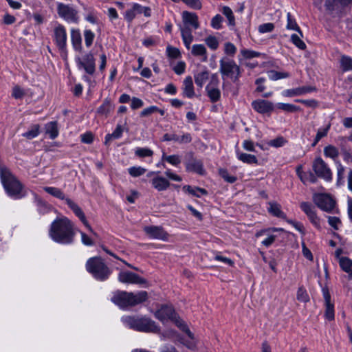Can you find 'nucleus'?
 <instances>
[{
  "label": "nucleus",
  "instance_id": "nucleus-1",
  "mask_svg": "<svg viewBox=\"0 0 352 352\" xmlns=\"http://www.w3.org/2000/svg\"><path fill=\"white\" fill-rule=\"evenodd\" d=\"M77 228L67 217H57L51 223L49 236L52 241L62 245H70L74 241Z\"/></svg>",
  "mask_w": 352,
  "mask_h": 352
},
{
  "label": "nucleus",
  "instance_id": "nucleus-2",
  "mask_svg": "<svg viewBox=\"0 0 352 352\" xmlns=\"http://www.w3.org/2000/svg\"><path fill=\"white\" fill-rule=\"evenodd\" d=\"M155 316L163 323L170 320L175 322L176 326L182 331L186 333L190 340L185 341L183 338H179L178 340L190 350H195L197 341L194 334L190 331L187 324L177 317L173 307L169 305H163L155 313Z\"/></svg>",
  "mask_w": 352,
  "mask_h": 352
},
{
  "label": "nucleus",
  "instance_id": "nucleus-3",
  "mask_svg": "<svg viewBox=\"0 0 352 352\" xmlns=\"http://www.w3.org/2000/svg\"><path fill=\"white\" fill-rule=\"evenodd\" d=\"M147 298L148 293L146 291L136 293L118 291L113 294L111 301L120 308L126 309L145 302Z\"/></svg>",
  "mask_w": 352,
  "mask_h": 352
},
{
  "label": "nucleus",
  "instance_id": "nucleus-4",
  "mask_svg": "<svg viewBox=\"0 0 352 352\" xmlns=\"http://www.w3.org/2000/svg\"><path fill=\"white\" fill-rule=\"evenodd\" d=\"M123 324L133 330L146 332L157 333L160 327L155 322L146 316H126L121 318Z\"/></svg>",
  "mask_w": 352,
  "mask_h": 352
},
{
  "label": "nucleus",
  "instance_id": "nucleus-5",
  "mask_svg": "<svg viewBox=\"0 0 352 352\" xmlns=\"http://www.w3.org/2000/svg\"><path fill=\"white\" fill-rule=\"evenodd\" d=\"M182 16L184 26H179L181 36L185 47L188 50H190V44L194 40V36L189 25L194 30L198 29L199 28V19L197 14L188 11H184L182 14Z\"/></svg>",
  "mask_w": 352,
  "mask_h": 352
},
{
  "label": "nucleus",
  "instance_id": "nucleus-6",
  "mask_svg": "<svg viewBox=\"0 0 352 352\" xmlns=\"http://www.w3.org/2000/svg\"><path fill=\"white\" fill-rule=\"evenodd\" d=\"M43 190L46 192L56 198H58L61 200H65L67 206L69 207V208L74 212L76 216L80 219V220L86 226V228L91 233L96 234V233L94 232L93 229L89 224L88 221H87L85 215L83 211L81 210V208L71 199L67 197L65 193L60 189L56 187L45 186L43 188Z\"/></svg>",
  "mask_w": 352,
  "mask_h": 352
},
{
  "label": "nucleus",
  "instance_id": "nucleus-7",
  "mask_svg": "<svg viewBox=\"0 0 352 352\" xmlns=\"http://www.w3.org/2000/svg\"><path fill=\"white\" fill-rule=\"evenodd\" d=\"M0 177L1 183L10 197L14 199H20L23 197L21 195L22 184L8 169L1 167Z\"/></svg>",
  "mask_w": 352,
  "mask_h": 352
},
{
  "label": "nucleus",
  "instance_id": "nucleus-8",
  "mask_svg": "<svg viewBox=\"0 0 352 352\" xmlns=\"http://www.w3.org/2000/svg\"><path fill=\"white\" fill-rule=\"evenodd\" d=\"M86 270L97 280L104 281L109 278L111 270L98 256L89 258L85 265Z\"/></svg>",
  "mask_w": 352,
  "mask_h": 352
},
{
  "label": "nucleus",
  "instance_id": "nucleus-9",
  "mask_svg": "<svg viewBox=\"0 0 352 352\" xmlns=\"http://www.w3.org/2000/svg\"><path fill=\"white\" fill-rule=\"evenodd\" d=\"M219 72L223 80L230 78L233 82L239 81L241 75L239 65L234 60L225 58L219 60Z\"/></svg>",
  "mask_w": 352,
  "mask_h": 352
},
{
  "label": "nucleus",
  "instance_id": "nucleus-10",
  "mask_svg": "<svg viewBox=\"0 0 352 352\" xmlns=\"http://www.w3.org/2000/svg\"><path fill=\"white\" fill-rule=\"evenodd\" d=\"M56 10L59 17L66 22L69 23H78L80 21L78 11L74 5L57 2Z\"/></svg>",
  "mask_w": 352,
  "mask_h": 352
},
{
  "label": "nucleus",
  "instance_id": "nucleus-11",
  "mask_svg": "<svg viewBox=\"0 0 352 352\" xmlns=\"http://www.w3.org/2000/svg\"><path fill=\"white\" fill-rule=\"evenodd\" d=\"M312 168L316 175L318 177H320L328 182L332 181V171L327 164L321 157H317L314 160L312 164Z\"/></svg>",
  "mask_w": 352,
  "mask_h": 352
},
{
  "label": "nucleus",
  "instance_id": "nucleus-12",
  "mask_svg": "<svg viewBox=\"0 0 352 352\" xmlns=\"http://www.w3.org/2000/svg\"><path fill=\"white\" fill-rule=\"evenodd\" d=\"M313 201L319 208L326 212H331L336 206L335 200L329 194H314Z\"/></svg>",
  "mask_w": 352,
  "mask_h": 352
},
{
  "label": "nucleus",
  "instance_id": "nucleus-13",
  "mask_svg": "<svg viewBox=\"0 0 352 352\" xmlns=\"http://www.w3.org/2000/svg\"><path fill=\"white\" fill-rule=\"evenodd\" d=\"M283 228H265L257 231L255 234V236L256 238L265 236L261 241V244L266 248H269L274 243L276 239L278 237L277 232H283Z\"/></svg>",
  "mask_w": 352,
  "mask_h": 352
},
{
  "label": "nucleus",
  "instance_id": "nucleus-14",
  "mask_svg": "<svg viewBox=\"0 0 352 352\" xmlns=\"http://www.w3.org/2000/svg\"><path fill=\"white\" fill-rule=\"evenodd\" d=\"M219 80L217 74L211 76L209 83L206 87L207 96L210 102H216L220 100L221 91L219 89Z\"/></svg>",
  "mask_w": 352,
  "mask_h": 352
},
{
  "label": "nucleus",
  "instance_id": "nucleus-15",
  "mask_svg": "<svg viewBox=\"0 0 352 352\" xmlns=\"http://www.w3.org/2000/svg\"><path fill=\"white\" fill-rule=\"evenodd\" d=\"M54 39L58 48L65 52L67 47V31L65 26L62 24H57L54 30Z\"/></svg>",
  "mask_w": 352,
  "mask_h": 352
},
{
  "label": "nucleus",
  "instance_id": "nucleus-16",
  "mask_svg": "<svg viewBox=\"0 0 352 352\" xmlns=\"http://www.w3.org/2000/svg\"><path fill=\"white\" fill-rule=\"evenodd\" d=\"M76 63L79 68H82L89 75H93L96 71L95 58L92 53L84 55L81 58H78Z\"/></svg>",
  "mask_w": 352,
  "mask_h": 352
},
{
  "label": "nucleus",
  "instance_id": "nucleus-17",
  "mask_svg": "<svg viewBox=\"0 0 352 352\" xmlns=\"http://www.w3.org/2000/svg\"><path fill=\"white\" fill-rule=\"evenodd\" d=\"M144 232L151 239L168 241L169 234L162 226H149L144 228Z\"/></svg>",
  "mask_w": 352,
  "mask_h": 352
},
{
  "label": "nucleus",
  "instance_id": "nucleus-18",
  "mask_svg": "<svg viewBox=\"0 0 352 352\" xmlns=\"http://www.w3.org/2000/svg\"><path fill=\"white\" fill-rule=\"evenodd\" d=\"M118 280L124 284L142 285L146 283V280L135 273L129 271H120L118 275Z\"/></svg>",
  "mask_w": 352,
  "mask_h": 352
},
{
  "label": "nucleus",
  "instance_id": "nucleus-19",
  "mask_svg": "<svg viewBox=\"0 0 352 352\" xmlns=\"http://www.w3.org/2000/svg\"><path fill=\"white\" fill-rule=\"evenodd\" d=\"M252 108L261 114L270 113L274 109L273 102L269 100L258 99L252 102Z\"/></svg>",
  "mask_w": 352,
  "mask_h": 352
},
{
  "label": "nucleus",
  "instance_id": "nucleus-20",
  "mask_svg": "<svg viewBox=\"0 0 352 352\" xmlns=\"http://www.w3.org/2000/svg\"><path fill=\"white\" fill-rule=\"evenodd\" d=\"M323 296L325 302L324 316L329 320L334 319V306L331 302V296L327 290L323 289Z\"/></svg>",
  "mask_w": 352,
  "mask_h": 352
},
{
  "label": "nucleus",
  "instance_id": "nucleus-21",
  "mask_svg": "<svg viewBox=\"0 0 352 352\" xmlns=\"http://www.w3.org/2000/svg\"><path fill=\"white\" fill-rule=\"evenodd\" d=\"M152 186L158 191H164L168 188L170 182L163 177L155 176L151 180Z\"/></svg>",
  "mask_w": 352,
  "mask_h": 352
},
{
  "label": "nucleus",
  "instance_id": "nucleus-22",
  "mask_svg": "<svg viewBox=\"0 0 352 352\" xmlns=\"http://www.w3.org/2000/svg\"><path fill=\"white\" fill-rule=\"evenodd\" d=\"M296 173L300 181L306 184L308 182L314 184L317 182L316 175L311 171L305 172L302 170V167L299 166L296 168Z\"/></svg>",
  "mask_w": 352,
  "mask_h": 352
},
{
  "label": "nucleus",
  "instance_id": "nucleus-23",
  "mask_svg": "<svg viewBox=\"0 0 352 352\" xmlns=\"http://www.w3.org/2000/svg\"><path fill=\"white\" fill-rule=\"evenodd\" d=\"M350 5L347 1L344 0H326L324 6L327 10L333 12Z\"/></svg>",
  "mask_w": 352,
  "mask_h": 352
},
{
  "label": "nucleus",
  "instance_id": "nucleus-24",
  "mask_svg": "<svg viewBox=\"0 0 352 352\" xmlns=\"http://www.w3.org/2000/svg\"><path fill=\"white\" fill-rule=\"evenodd\" d=\"M195 94L192 79L190 76H187L183 82V96L188 98H192Z\"/></svg>",
  "mask_w": 352,
  "mask_h": 352
},
{
  "label": "nucleus",
  "instance_id": "nucleus-25",
  "mask_svg": "<svg viewBox=\"0 0 352 352\" xmlns=\"http://www.w3.org/2000/svg\"><path fill=\"white\" fill-rule=\"evenodd\" d=\"M71 41L72 46L76 51L82 50V36L79 29H71Z\"/></svg>",
  "mask_w": 352,
  "mask_h": 352
},
{
  "label": "nucleus",
  "instance_id": "nucleus-26",
  "mask_svg": "<svg viewBox=\"0 0 352 352\" xmlns=\"http://www.w3.org/2000/svg\"><path fill=\"white\" fill-rule=\"evenodd\" d=\"M186 167L188 171L195 172L201 175L205 173L203 163L200 160H192L186 164Z\"/></svg>",
  "mask_w": 352,
  "mask_h": 352
},
{
  "label": "nucleus",
  "instance_id": "nucleus-27",
  "mask_svg": "<svg viewBox=\"0 0 352 352\" xmlns=\"http://www.w3.org/2000/svg\"><path fill=\"white\" fill-rule=\"evenodd\" d=\"M34 203L36 204L37 211L42 214L49 212L51 210V206L45 201L41 199L36 194L34 195Z\"/></svg>",
  "mask_w": 352,
  "mask_h": 352
},
{
  "label": "nucleus",
  "instance_id": "nucleus-28",
  "mask_svg": "<svg viewBox=\"0 0 352 352\" xmlns=\"http://www.w3.org/2000/svg\"><path fill=\"white\" fill-rule=\"evenodd\" d=\"M191 54L195 56L201 57L203 61L207 60V50L202 44H195L190 47Z\"/></svg>",
  "mask_w": 352,
  "mask_h": 352
},
{
  "label": "nucleus",
  "instance_id": "nucleus-29",
  "mask_svg": "<svg viewBox=\"0 0 352 352\" xmlns=\"http://www.w3.org/2000/svg\"><path fill=\"white\" fill-rule=\"evenodd\" d=\"M268 212L274 217L286 219V214L282 211L281 206L276 202H270Z\"/></svg>",
  "mask_w": 352,
  "mask_h": 352
},
{
  "label": "nucleus",
  "instance_id": "nucleus-30",
  "mask_svg": "<svg viewBox=\"0 0 352 352\" xmlns=\"http://www.w3.org/2000/svg\"><path fill=\"white\" fill-rule=\"evenodd\" d=\"M236 155L237 159L243 163L248 164H258V160L256 157L254 155L243 153L239 150L236 151Z\"/></svg>",
  "mask_w": 352,
  "mask_h": 352
},
{
  "label": "nucleus",
  "instance_id": "nucleus-31",
  "mask_svg": "<svg viewBox=\"0 0 352 352\" xmlns=\"http://www.w3.org/2000/svg\"><path fill=\"white\" fill-rule=\"evenodd\" d=\"M336 185L338 186H343L344 184V173H345V168L344 166L341 164L340 162H336Z\"/></svg>",
  "mask_w": 352,
  "mask_h": 352
},
{
  "label": "nucleus",
  "instance_id": "nucleus-32",
  "mask_svg": "<svg viewBox=\"0 0 352 352\" xmlns=\"http://www.w3.org/2000/svg\"><path fill=\"white\" fill-rule=\"evenodd\" d=\"M339 264L341 269L352 278V260L347 257H341L339 259Z\"/></svg>",
  "mask_w": 352,
  "mask_h": 352
},
{
  "label": "nucleus",
  "instance_id": "nucleus-33",
  "mask_svg": "<svg viewBox=\"0 0 352 352\" xmlns=\"http://www.w3.org/2000/svg\"><path fill=\"white\" fill-rule=\"evenodd\" d=\"M183 190L190 195L197 197H200L201 195H207V191L204 188L199 187H191L190 186H184Z\"/></svg>",
  "mask_w": 352,
  "mask_h": 352
},
{
  "label": "nucleus",
  "instance_id": "nucleus-34",
  "mask_svg": "<svg viewBox=\"0 0 352 352\" xmlns=\"http://www.w3.org/2000/svg\"><path fill=\"white\" fill-rule=\"evenodd\" d=\"M324 155L327 157L332 159L336 162H338L337 159L339 155V151L336 146L328 145L324 148Z\"/></svg>",
  "mask_w": 352,
  "mask_h": 352
},
{
  "label": "nucleus",
  "instance_id": "nucleus-35",
  "mask_svg": "<svg viewBox=\"0 0 352 352\" xmlns=\"http://www.w3.org/2000/svg\"><path fill=\"white\" fill-rule=\"evenodd\" d=\"M276 107L278 109L287 113H294L301 111L300 107L289 103L278 102L276 104Z\"/></svg>",
  "mask_w": 352,
  "mask_h": 352
},
{
  "label": "nucleus",
  "instance_id": "nucleus-36",
  "mask_svg": "<svg viewBox=\"0 0 352 352\" xmlns=\"http://www.w3.org/2000/svg\"><path fill=\"white\" fill-rule=\"evenodd\" d=\"M340 67L344 72L352 71V58L346 56L342 55L340 58Z\"/></svg>",
  "mask_w": 352,
  "mask_h": 352
},
{
  "label": "nucleus",
  "instance_id": "nucleus-37",
  "mask_svg": "<svg viewBox=\"0 0 352 352\" xmlns=\"http://www.w3.org/2000/svg\"><path fill=\"white\" fill-rule=\"evenodd\" d=\"M46 133L49 134L51 139L56 138L58 135V130L56 122H50L45 125Z\"/></svg>",
  "mask_w": 352,
  "mask_h": 352
},
{
  "label": "nucleus",
  "instance_id": "nucleus-38",
  "mask_svg": "<svg viewBox=\"0 0 352 352\" xmlns=\"http://www.w3.org/2000/svg\"><path fill=\"white\" fill-rule=\"evenodd\" d=\"M208 78L209 72L208 71H203L195 76V81L196 85L201 88Z\"/></svg>",
  "mask_w": 352,
  "mask_h": 352
},
{
  "label": "nucleus",
  "instance_id": "nucleus-39",
  "mask_svg": "<svg viewBox=\"0 0 352 352\" xmlns=\"http://www.w3.org/2000/svg\"><path fill=\"white\" fill-rule=\"evenodd\" d=\"M162 160L167 162L170 164L177 166L182 162V158L178 155H166L163 153Z\"/></svg>",
  "mask_w": 352,
  "mask_h": 352
},
{
  "label": "nucleus",
  "instance_id": "nucleus-40",
  "mask_svg": "<svg viewBox=\"0 0 352 352\" xmlns=\"http://www.w3.org/2000/svg\"><path fill=\"white\" fill-rule=\"evenodd\" d=\"M269 79L271 80H277L283 78H286L289 76L287 72H280L275 70H270L267 72Z\"/></svg>",
  "mask_w": 352,
  "mask_h": 352
},
{
  "label": "nucleus",
  "instance_id": "nucleus-41",
  "mask_svg": "<svg viewBox=\"0 0 352 352\" xmlns=\"http://www.w3.org/2000/svg\"><path fill=\"white\" fill-rule=\"evenodd\" d=\"M135 156L143 158L146 157H152L153 155V151L146 147H137L134 152Z\"/></svg>",
  "mask_w": 352,
  "mask_h": 352
},
{
  "label": "nucleus",
  "instance_id": "nucleus-42",
  "mask_svg": "<svg viewBox=\"0 0 352 352\" xmlns=\"http://www.w3.org/2000/svg\"><path fill=\"white\" fill-rule=\"evenodd\" d=\"M156 112L159 113L161 116H164L165 113L164 110L159 109L157 106L153 105L144 109L141 111L140 116L142 117H145Z\"/></svg>",
  "mask_w": 352,
  "mask_h": 352
},
{
  "label": "nucleus",
  "instance_id": "nucleus-43",
  "mask_svg": "<svg viewBox=\"0 0 352 352\" xmlns=\"http://www.w3.org/2000/svg\"><path fill=\"white\" fill-rule=\"evenodd\" d=\"M287 26H286L287 29L291 30H296V31L298 32L301 36H302V32L300 31L299 26L296 23V20L292 17V14L289 12L287 13Z\"/></svg>",
  "mask_w": 352,
  "mask_h": 352
},
{
  "label": "nucleus",
  "instance_id": "nucleus-44",
  "mask_svg": "<svg viewBox=\"0 0 352 352\" xmlns=\"http://www.w3.org/2000/svg\"><path fill=\"white\" fill-rule=\"evenodd\" d=\"M124 128L120 124H118L116 128L111 134H107L105 137L106 142L109 141L111 139H119L122 137Z\"/></svg>",
  "mask_w": 352,
  "mask_h": 352
},
{
  "label": "nucleus",
  "instance_id": "nucleus-45",
  "mask_svg": "<svg viewBox=\"0 0 352 352\" xmlns=\"http://www.w3.org/2000/svg\"><path fill=\"white\" fill-rule=\"evenodd\" d=\"M222 13L226 16L228 21V25H235V18L232 10L228 6H223L222 8Z\"/></svg>",
  "mask_w": 352,
  "mask_h": 352
},
{
  "label": "nucleus",
  "instance_id": "nucleus-46",
  "mask_svg": "<svg viewBox=\"0 0 352 352\" xmlns=\"http://www.w3.org/2000/svg\"><path fill=\"white\" fill-rule=\"evenodd\" d=\"M134 10H136L137 14H143L146 17L151 16V9L149 7L142 6L138 3H133Z\"/></svg>",
  "mask_w": 352,
  "mask_h": 352
},
{
  "label": "nucleus",
  "instance_id": "nucleus-47",
  "mask_svg": "<svg viewBox=\"0 0 352 352\" xmlns=\"http://www.w3.org/2000/svg\"><path fill=\"white\" fill-rule=\"evenodd\" d=\"M111 109V104L108 99H105L103 103L98 108L97 113L100 115L107 116Z\"/></svg>",
  "mask_w": 352,
  "mask_h": 352
},
{
  "label": "nucleus",
  "instance_id": "nucleus-48",
  "mask_svg": "<svg viewBox=\"0 0 352 352\" xmlns=\"http://www.w3.org/2000/svg\"><path fill=\"white\" fill-rule=\"evenodd\" d=\"M39 129L40 126L38 124H34L32 126L29 131L23 133L22 135L29 140L33 139L39 135Z\"/></svg>",
  "mask_w": 352,
  "mask_h": 352
},
{
  "label": "nucleus",
  "instance_id": "nucleus-49",
  "mask_svg": "<svg viewBox=\"0 0 352 352\" xmlns=\"http://www.w3.org/2000/svg\"><path fill=\"white\" fill-rule=\"evenodd\" d=\"M146 169L142 166H131L128 168L129 175L133 177H137L144 175Z\"/></svg>",
  "mask_w": 352,
  "mask_h": 352
},
{
  "label": "nucleus",
  "instance_id": "nucleus-50",
  "mask_svg": "<svg viewBox=\"0 0 352 352\" xmlns=\"http://www.w3.org/2000/svg\"><path fill=\"white\" fill-rule=\"evenodd\" d=\"M329 129L330 124L327 125L326 127L320 128L318 130L314 142L313 143V146H316V144L321 140V138L325 137L327 135Z\"/></svg>",
  "mask_w": 352,
  "mask_h": 352
},
{
  "label": "nucleus",
  "instance_id": "nucleus-51",
  "mask_svg": "<svg viewBox=\"0 0 352 352\" xmlns=\"http://www.w3.org/2000/svg\"><path fill=\"white\" fill-rule=\"evenodd\" d=\"M84 38L86 47H89L94 42L95 34L91 30L85 29L84 30Z\"/></svg>",
  "mask_w": 352,
  "mask_h": 352
},
{
  "label": "nucleus",
  "instance_id": "nucleus-52",
  "mask_svg": "<svg viewBox=\"0 0 352 352\" xmlns=\"http://www.w3.org/2000/svg\"><path fill=\"white\" fill-rule=\"evenodd\" d=\"M240 53L245 59H251L253 58L258 57L261 54L260 52L247 49H242L240 51Z\"/></svg>",
  "mask_w": 352,
  "mask_h": 352
},
{
  "label": "nucleus",
  "instance_id": "nucleus-53",
  "mask_svg": "<svg viewBox=\"0 0 352 352\" xmlns=\"http://www.w3.org/2000/svg\"><path fill=\"white\" fill-rule=\"evenodd\" d=\"M205 43L208 47L212 50H216L219 47V41L214 36H209L205 38Z\"/></svg>",
  "mask_w": 352,
  "mask_h": 352
},
{
  "label": "nucleus",
  "instance_id": "nucleus-54",
  "mask_svg": "<svg viewBox=\"0 0 352 352\" xmlns=\"http://www.w3.org/2000/svg\"><path fill=\"white\" fill-rule=\"evenodd\" d=\"M281 94L284 97L291 98L298 96H302V92L300 91V87H297L294 89H285L282 91Z\"/></svg>",
  "mask_w": 352,
  "mask_h": 352
},
{
  "label": "nucleus",
  "instance_id": "nucleus-55",
  "mask_svg": "<svg viewBox=\"0 0 352 352\" xmlns=\"http://www.w3.org/2000/svg\"><path fill=\"white\" fill-rule=\"evenodd\" d=\"M220 176L227 182L232 184L236 182V177L229 174L226 169L221 168L219 170Z\"/></svg>",
  "mask_w": 352,
  "mask_h": 352
},
{
  "label": "nucleus",
  "instance_id": "nucleus-56",
  "mask_svg": "<svg viewBox=\"0 0 352 352\" xmlns=\"http://www.w3.org/2000/svg\"><path fill=\"white\" fill-rule=\"evenodd\" d=\"M300 208L307 217L316 212L314 206L309 202L303 201L300 203Z\"/></svg>",
  "mask_w": 352,
  "mask_h": 352
},
{
  "label": "nucleus",
  "instance_id": "nucleus-57",
  "mask_svg": "<svg viewBox=\"0 0 352 352\" xmlns=\"http://www.w3.org/2000/svg\"><path fill=\"white\" fill-rule=\"evenodd\" d=\"M291 41L300 50H305L306 48V44L297 34H292Z\"/></svg>",
  "mask_w": 352,
  "mask_h": 352
},
{
  "label": "nucleus",
  "instance_id": "nucleus-58",
  "mask_svg": "<svg viewBox=\"0 0 352 352\" xmlns=\"http://www.w3.org/2000/svg\"><path fill=\"white\" fill-rule=\"evenodd\" d=\"M223 17L220 14H216L211 20V26L215 30H220L222 28Z\"/></svg>",
  "mask_w": 352,
  "mask_h": 352
},
{
  "label": "nucleus",
  "instance_id": "nucleus-59",
  "mask_svg": "<svg viewBox=\"0 0 352 352\" xmlns=\"http://www.w3.org/2000/svg\"><path fill=\"white\" fill-rule=\"evenodd\" d=\"M287 141L283 137H278L268 142V145L272 147L278 148L284 146Z\"/></svg>",
  "mask_w": 352,
  "mask_h": 352
},
{
  "label": "nucleus",
  "instance_id": "nucleus-60",
  "mask_svg": "<svg viewBox=\"0 0 352 352\" xmlns=\"http://www.w3.org/2000/svg\"><path fill=\"white\" fill-rule=\"evenodd\" d=\"M274 29V25L272 23H266L260 25L258 28V30L261 34L271 32Z\"/></svg>",
  "mask_w": 352,
  "mask_h": 352
},
{
  "label": "nucleus",
  "instance_id": "nucleus-61",
  "mask_svg": "<svg viewBox=\"0 0 352 352\" xmlns=\"http://www.w3.org/2000/svg\"><path fill=\"white\" fill-rule=\"evenodd\" d=\"M224 52L227 55L233 57L236 52V47L233 43L227 42L224 45Z\"/></svg>",
  "mask_w": 352,
  "mask_h": 352
},
{
  "label": "nucleus",
  "instance_id": "nucleus-62",
  "mask_svg": "<svg viewBox=\"0 0 352 352\" xmlns=\"http://www.w3.org/2000/svg\"><path fill=\"white\" fill-rule=\"evenodd\" d=\"M166 53L168 56L171 58H177L181 56V53L179 50L177 48L172 47L170 45L167 46Z\"/></svg>",
  "mask_w": 352,
  "mask_h": 352
},
{
  "label": "nucleus",
  "instance_id": "nucleus-63",
  "mask_svg": "<svg viewBox=\"0 0 352 352\" xmlns=\"http://www.w3.org/2000/svg\"><path fill=\"white\" fill-rule=\"evenodd\" d=\"M137 14L136 10H134V5L132 4V7L131 9L127 10L124 13V19L129 22L131 23L132 21L135 18Z\"/></svg>",
  "mask_w": 352,
  "mask_h": 352
},
{
  "label": "nucleus",
  "instance_id": "nucleus-64",
  "mask_svg": "<svg viewBox=\"0 0 352 352\" xmlns=\"http://www.w3.org/2000/svg\"><path fill=\"white\" fill-rule=\"evenodd\" d=\"M297 299L299 301L306 302L309 301V298L306 292V290L303 287H299L297 292Z\"/></svg>",
  "mask_w": 352,
  "mask_h": 352
}]
</instances>
